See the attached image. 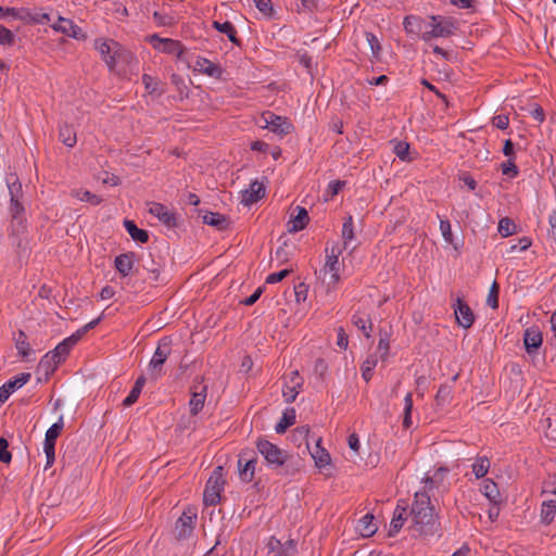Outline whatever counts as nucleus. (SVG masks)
<instances>
[{
  "instance_id": "338daca9",
  "label": "nucleus",
  "mask_w": 556,
  "mask_h": 556,
  "mask_svg": "<svg viewBox=\"0 0 556 556\" xmlns=\"http://www.w3.org/2000/svg\"><path fill=\"white\" fill-rule=\"evenodd\" d=\"M532 244V241L528 237H522L519 239L518 244H514L510 247L509 252H514L516 250L519 251H526L528 248H530Z\"/></svg>"
},
{
  "instance_id": "c9c22d12",
  "label": "nucleus",
  "mask_w": 556,
  "mask_h": 556,
  "mask_svg": "<svg viewBox=\"0 0 556 556\" xmlns=\"http://www.w3.org/2000/svg\"><path fill=\"white\" fill-rule=\"evenodd\" d=\"M483 494L490 502L494 504L500 502V490L497 488V484L491 479H485L483 481Z\"/></svg>"
},
{
  "instance_id": "cd10ccee",
  "label": "nucleus",
  "mask_w": 556,
  "mask_h": 556,
  "mask_svg": "<svg viewBox=\"0 0 556 556\" xmlns=\"http://www.w3.org/2000/svg\"><path fill=\"white\" fill-rule=\"evenodd\" d=\"M320 441L321 440L318 439L315 445V451L311 453L312 457L315 460L316 467H318L319 469L328 466L331 460L330 454L324 447L320 446Z\"/></svg>"
},
{
  "instance_id": "dca6fc26",
  "label": "nucleus",
  "mask_w": 556,
  "mask_h": 556,
  "mask_svg": "<svg viewBox=\"0 0 556 556\" xmlns=\"http://www.w3.org/2000/svg\"><path fill=\"white\" fill-rule=\"evenodd\" d=\"M265 185L257 179L251 181L249 188L240 192V201L244 206H250L265 197Z\"/></svg>"
},
{
  "instance_id": "052dcab7",
  "label": "nucleus",
  "mask_w": 556,
  "mask_h": 556,
  "mask_svg": "<svg viewBox=\"0 0 556 556\" xmlns=\"http://www.w3.org/2000/svg\"><path fill=\"white\" fill-rule=\"evenodd\" d=\"M290 271H291L290 269H282L277 273H271L266 277V283L273 285V283L280 282L282 279H285L290 274Z\"/></svg>"
},
{
  "instance_id": "e2e57ef3",
  "label": "nucleus",
  "mask_w": 556,
  "mask_h": 556,
  "mask_svg": "<svg viewBox=\"0 0 556 556\" xmlns=\"http://www.w3.org/2000/svg\"><path fill=\"white\" fill-rule=\"evenodd\" d=\"M492 124L498 129H506L509 125V118L505 114H498L492 118Z\"/></svg>"
},
{
  "instance_id": "79ce46f5",
  "label": "nucleus",
  "mask_w": 556,
  "mask_h": 556,
  "mask_svg": "<svg viewBox=\"0 0 556 556\" xmlns=\"http://www.w3.org/2000/svg\"><path fill=\"white\" fill-rule=\"evenodd\" d=\"M413 394L409 392L404 397L403 427L408 429L412 426Z\"/></svg>"
},
{
  "instance_id": "09e8293b",
  "label": "nucleus",
  "mask_w": 556,
  "mask_h": 556,
  "mask_svg": "<svg viewBox=\"0 0 556 556\" xmlns=\"http://www.w3.org/2000/svg\"><path fill=\"white\" fill-rule=\"evenodd\" d=\"M377 365L375 357H368L362 365V377L366 382L372 378V370Z\"/></svg>"
},
{
  "instance_id": "bb28decb",
  "label": "nucleus",
  "mask_w": 556,
  "mask_h": 556,
  "mask_svg": "<svg viewBox=\"0 0 556 556\" xmlns=\"http://www.w3.org/2000/svg\"><path fill=\"white\" fill-rule=\"evenodd\" d=\"M341 236H342V240H343V247L341 249L343 251V250L349 249L351 245V242L355 239L354 220L351 215H349L344 218Z\"/></svg>"
},
{
  "instance_id": "a18cd8bd",
  "label": "nucleus",
  "mask_w": 556,
  "mask_h": 556,
  "mask_svg": "<svg viewBox=\"0 0 556 556\" xmlns=\"http://www.w3.org/2000/svg\"><path fill=\"white\" fill-rule=\"evenodd\" d=\"M5 16L26 22V20L29 18V10L24 8H7L4 9V17Z\"/></svg>"
},
{
  "instance_id": "37998d69",
  "label": "nucleus",
  "mask_w": 556,
  "mask_h": 556,
  "mask_svg": "<svg viewBox=\"0 0 556 556\" xmlns=\"http://www.w3.org/2000/svg\"><path fill=\"white\" fill-rule=\"evenodd\" d=\"M353 324L364 333L366 338L370 337L372 324L369 319V315L357 316V318L353 320Z\"/></svg>"
},
{
  "instance_id": "f03ea898",
  "label": "nucleus",
  "mask_w": 556,
  "mask_h": 556,
  "mask_svg": "<svg viewBox=\"0 0 556 556\" xmlns=\"http://www.w3.org/2000/svg\"><path fill=\"white\" fill-rule=\"evenodd\" d=\"M255 445L257 452L264 457L267 467L275 470L277 475L293 477L300 472L302 468L300 457L263 438L257 439Z\"/></svg>"
},
{
  "instance_id": "20e7f679",
  "label": "nucleus",
  "mask_w": 556,
  "mask_h": 556,
  "mask_svg": "<svg viewBox=\"0 0 556 556\" xmlns=\"http://www.w3.org/2000/svg\"><path fill=\"white\" fill-rule=\"evenodd\" d=\"M101 320V317H98L91 321H89L84 327L79 328L70 337L65 338L62 342H60L53 351L46 354L41 364L53 362V367H56L59 364L63 363L72 349L83 339V337L88 332V330L93 329Z\"/></svg>"
},
{
  "instance_id": "2eb2a0df",
  "label": "nucleus",
  "mask_w": 556,
  "mask_h": 556,
  "mask_svg": "<svg viewBox=\"0 0 556 556\" xmlns=\"http://www.w3.org/2000/svg\"><path fill=\"white\" fill-rule=\"evenodd\" d=\"M51 27L54 31L64 34L77 40H85L87 37L83 29L72 20L62 16H59L56 23L52 24Z\"/></svg>"
},
{
  "instance_id": "0eeeda50",
  "label": "nucleus",
  "mask_w": 556,
  "mask_h": 556,
  "mask_svg": "<svg viewBox=\"0 0 556 556\" xmlns=\"http://www.w3.org/2000/svg\"><path fill=\"white\" fill-rule=\"evenodd\" d=\"M223 471V467L217 466L210 476L203 493V501L205 505L215 506L219 503L220 493L223 492L226 483Z\"/></svg>"
},
{
  "instance_id": "a878e982",
  "label": "nucleus",
  "mask_w": 556,
  "mask_h": 556,
  "mask_svg": "<svg viewBox=\"0 0 556 556\" xmlns=\"http://www.w3.org/2000/svg\"><path fill=\"white\" fill-rule=\"evenodd\" d=\"M124 227L134 241L146 243L149 240L148 231L138 228L134 220L125 219Z\"/></svg>"
},
{
  "instance_id": "864d4df0",
  "label": "nucleus",
  "mask_w": 556,
  "mask_h": 556,
  "mask_svg": "<svg viewBox=\"0 0 556 556\" xmlns=\"http://www.w3.org/2000/svg\"><path fill=\"white\" fill-rule=\"evenodd\" d=\"M15 41V35L7 27L0 25V45L13 46Z\"/></svg>"
},
{
  "instance_id": "680f3d73",
  "label": "nucleus",
  "mask_w": 556,
  "mask_h": 556,
  "mask_svg": "<svg viewBox=\"0 0 556 556\" xmlns=\"http://www.w3.org/2000/svg\"><path fill=\"white\" fill-rule=\"evenodd\" d=\"M308 287L305 283H299L294 287L295 300L298 303L304 302L307 298Z\"/></svg>"
},
{
  "instance_id": "ea45409f",
  "label": "nucleus",
  "mask_w": 556,
  "mask_h": 556,
  "mask_svg": "<svg viewBox=\"0 0 556 556\" xmlns=\"http://www.w3.org/2000/svg\"><path fill=\"white\" fill-rule=\"evenodd\" d=\"M203 222L204 224L214 226L218 229H223L227 224V220L224 215L214 212H206L203 215Z\"/></svg>"
},
{
  "instance_id": "8fccbe9b",
  "label": "nucleus",
  "mask_w": 556,
  "mask_h": 556,
  "mask_svg": "<svg viewBox=\"0 0 556 556\" xmlns=\"http://www.w3.org/2000/svg\"><path fill=\"white\" fill-rule=\"evenodd\" d=\"M366 40L370 47L372 56L376 59H379L380 52H381V45L377 36L372 33L367 31L365 34Z\"/></svg>"
},
{
  "instance_id": "603ef678",
  "label": "nucleus",
  "mask_w": 556,
  "mask_h": 556,
  "mask_svg": "<svg viewBox=\"0 0 556 556\" xmlns=\"http://www.w3.org/2000/svg\"><path fill=\"white\" fill-rule=\"evenodd\" d=\"M296 554V543L294 540H288L283 543L281 549H278L273 556H294Z\"/></svg>"
},
{
  "instance_id": "423d86ee",
  "label": "nucleus",
  "mask_w": 556,
  "mask_h": 556,
  "mask_svg": "<svg viewBox=\"0 0 556 556\" xmlns=\"http://www.w3.org/2000/svg\"><path fill=\"white\" fill-rule=\"evenodd\" d=\"M456 30V22L442 15H432L425 26L421 38L429 41L433 38H446Z\"/></svg>"
},
{
  "instance_id": "412c9836",
  "label": "nucleus",
  "mask_w": 556,
  "mask_h": 556,
  "mask_svg": "<svg viewBox=\"0 0 556 556\" xmlns=\"http://www.w3.org/2000/svg\"><path fill=\"white\" fill-rule=\"evenodd\" d=\"M194 71L210 77L219 78L222 76V68L217 64L201 56L197 58L194 62Z\"/></svg>"
},
{
  "instance_id": "f3484780",
  "label": "nucleus",
  "mask_w": 556,
  "mask_h": 556,
  "mask_svg": "<svg viewBox=\"0 0 556 556\" xmlns=\"http://www.w3.org/2000/svg\"><path fill=\"white\" fill-rule=\"evenodd\" d=\"M149 213L156 217L162 224H164L166 227L172 228L176 226V215L175 213L169 210L167 206L157 203L152 202L149 204Z\"/></svg>"
},
{
  "instance_id": "f257e3e1",
  "label": "nucleus",
  "mask_w": 556,
  "mask_h": 556,
  "mask_svg": "<svg viewBox=\"0 0 556 556\" xmlns=\"http://www.w3.org/2000/svg\"><path fill=\"white\" fill-rule=\"evenodd\" d=\"M446 472L447 470L445 468H439L433 477H427L425 479L424 491L415 493L414 502L409 511V515L412 516L409 531L413 536L429 539L434 535H439L440 522L434 514V507L431 505L428 491L442 482Z\"/></svg>"
},
{
  "instance_id": "39448f33",
  "label": "nucleus",
  "mask_w": 556,
  "mask_h": 556,
  "mask_svg": "<svg viewBox=\"0 0 556 556\" xmlns=\"http://www.w3.org/2000/svg\"><path fill=\"white\" fill-rule=\"evenodd\" d=\"M326 262L320 269L321 283L326 286L327 290H334L341 280V270L343 262L339 261L342 254L341 247L336 243L331 248H326Z\"/></svg>"
},
{
  "instance_id": "9d476101",
  "label": "nucleus",
  "mask_w": 556,
  "mask_h": 556,
  "mask_svg": "<svg viewBox=\"0 0 556 556\" xmlns=\"http://www.w3.org/2000/svg\"><path fill=\"white\" fill-rule=\"evenodd\" d=\"M260 119L261 122H263V128H266L269 131L281 137L290 134L293 129L292 124L289 122L287 117L276 115L270 111L262 113Z\"/></svg>"
},
{
  "instance_id": "bf43d9fd",
  "label": "nucleus",
  "mask_w": 556,
  "mask_h": 556,
  "mask_svg": "<svg viewBox=\"0 0 556 556\" xmlns=\"http://www.w3.org/2000/svg\"><path fill=\"white\" fill-rule=\"evenodd\" d=\"M453 317L458 326L467 329L470 328L475 323L476 315H453Z\"/></svg>"
},
{
  "instance_id": "13d9d810",
  "label": "nucleus",
  "mask_w": 556,
  "mask_h": 556,
  "mask_svg": "<svg viewBox=\"0 0 556 556\" xmlns=\"http://www.w3.org/2000/svg\"><path fill=\"white\" fill-rule=\"evenodd\" d=\"M50 22V15L45 12L33 13L29 11V18L25 23L45 24Z\"/></svg>"
},
{
  "instance_id": "e433bc0d",
  "label": "nucleus",
  "mask_w": 556,
  "mask_h": 556,
  "mask_svg": "<svg viewBox=\"0 0 556 556\" xmlns=\"http://www.w3.org/2000/svg\"><path fill=\"white\" fill-rule=\"evenodd\" d=\"M303 381H294L292 379L291 384H286L282 389V395L286 403H292L295 401L300 389L302 388Z\"/></svg>"
},
{
  "instance_id": "0e129e2a",
  "label": "nucleus",
  "mask_w": 556,
  "mask_h": 556,
  "mask_svg": "<svg viewBox=\"0 0 556 556\" xmlns=\"http://www.w3.org/2000/svg\"><path fill=\"white\" fill-rule=\"evenodd\" d=\"M344 186V181H341V180H332L328 184V187H327V194L330 195V198H333L334 195H337L340 190L343 188Z\"/></svg>"
},
{
  "instance_id": "f704fd0d",
  "label": "nucleus",
  "mask_w": 556,
  "mask_h": 556,
  "mask_svg": "<svg viewBox=\"0 0 556 556\" xmlns=\"http://www.w3.org/2000/svg\"><path fill=\"white\" fill-rule=\"evenodd\" d=\"M295 409H287L279 422L276 425L275 430L278 434L286 432V430L295 422Z\"/></svg>"
},
{
  "instance_id": "774afa93",
  "label": "nucleus",
  "mask_w": 556,
  "mask_h": 556,
  "mask_svg": "<svg viewBox=\"0 0 556 556\" xmlns=\"http://www.w3.org/2000/svg\"><path fill=\"white\" fill-rule=\"evenodd\" d=\"M542 493L556 494V478H549L543 482Z\"/></svg>"
},
{
  "instance_id": "aec40b11",
  "label": "nucleus",
  "mask_w": 556,
  "mask_h": 556,
  "mask_svg": "<svg viewBox=\"0 0 556 556\" xmlns=\"http://www.w3.org/2000/svg\"><path fill=\"white\" fill-rule=\"evenodd\" d=\"M543 337L541 330L535 327H529L525 330L523 333V344L526 351L529 354L535 353L538 349L542 345Z\"/></svg>"
},
{
  "instance_id": "c85d7f7f",
  "label": "nucleus",
  "mask_w": 556,
  "mask_h": 556,
  "mask_svg": "<svg viewBox=\"0 0 556 556\" xmlns=\"http://www.w3.org/2000/svg\"><path fill=\"white\" fill-rule=\"evenodd\" d=\"M213 27L217 31L225 34L232 43L238 45V46L240 45V41L237 38V30H236L235 26L232 25V23H230L228 21L223 22V23L218 22V21H214Z\"/></svg>"
},
{
  "instance_id": "de8ad7c7",
  "label": "nucleus",
  "mask_w": 556,
  "mask_h": 556,
  "mask_svg": "<svg viewBox=\"0 0 556 556\" xmlns=\"http://www.w3.org/2000/svg\"><path fill=\"white\" fill-rule=\"evenodd\" d=\"M440 231L442 233L444 241L448 244L454 245V248L457 249V245L454 243L453 239L452 226L447 219H440Z\"/></svg>"
},
{
  "instance_id": "3c124183",
  "label": "nucleus",
  "mask_w": 556,
  "mask_h": 556,
  "mask_svg": "<svg viewBox=\"0 0 556 556\" xmlns=\"http://www.w3.org/2000/svg\"><path fill=\"white\" fill-rule=\"evenodd\" d=\"M486 305L491 309H496L498 307V286L495 281L489 290V294L486 296Z\"/></svg>"
},
{
  "instance_id": "473e14b6",
  "label": "nucleus",
  "mask_w": 556,
  "mask_h": 556,
  "mask_svg": "<svg viewBox=\"0 0 556 556\" xmlns=\"http://www.w3.org/2000/svg\"><path fill=\"white\" fill-rule=\"evenodd\" d=\"M59 138L68 148H73L77 141L75 130L67 124L60 126Z\"/></svg>"
},
{
  "instance_id": "a211bd4d",
  "label": "nucleus",
  "mask_w": 556,
  "mask_h": 556,
  "mask_svg": "<svg viewBox=\"0 0 556 556\" xmlns=\"http://www.w3.org/2000/svg\"><path fill=\"white\" fill-rule=\"evenodd\" d=\"M30 377L29 372H22L0 387V405L7 402L15 390L25 386Z\"/></svg>"
},
{
  "instance_id": "b1692460",
  "label": "nucleus",
  "mask_w": 556,
  "mask_h": 556,
  "mask_svg": "<svg viewBox=\"0 0 556 556\" xmlns=\"http://www.w3.org/2000/svg\"><path fill=\"white\" fill-rule=\"evenodd\" d=\"M64 428L63 416L59 417V420L54 422L46 432L43 447H51L55 450V442Z\"/></svg>"
},
{
  "instance_id": "4468645a",
  "label": "nucleus",
  "mask_w": 556,
  "mask_h": 556,
  "mask_svg": "<svg viewBox=\"0 0 556 556\" xmlns=\"http://www.w3.org/2000/svg\"><path fill=\"white\" fill-rule=\"evenodd\" d=\"M148 41L155 50L162 53L173 54L179 58L184 52V47L178 40L161 38L157 35H151L148 38Z\"/></svg>"
},
{
  "instance_id": "f8f14e48",
  "label": "nucleus",
  "mask_w": 556,
  "mask_h": 556,
  "mask_svg": "<svg viewBox=\"0 0 556 556\" xmlns=\"http://www.w3.org/2000/svg\"><path fill=\"white\" fill-rule=\"evenodd\" d=\"M257 457L252 448H244L240 452L238 458V470L240 479L243 482H251L254 478Z\"/></svg>"
},
{
  "instance_id": "c03bdc74",
  "label": "nucleus",
  "mask_w": 556,
  "mask_h": 556,
  "mask_svg": "<svg viewBox=\"0 0 556 556\" xmlns=\"http://www.w3.org/2000/svg\"><path fill=\"white\" fill-rule=\"evenodd\" d=\"M393 152L401 161H412L409 156V144L405 141H396L393 147Z\"/></svg>"
},
{
  "instance_id": "6e6552de",
  "label": "nucleus",
  "mask_w": 556,
  "mask_h": 556,
  "mask_svg": "<svg viewBox=\"0 0 556 556\" xmlns=\"http://www.w3.org/2000/svg\"><path fill=\"white\" fill-rule=\"evenodd\" d=\"M94 48L99 51L110 70H113L116 66L124 52L118 42L103 38L96 39Z\"/></svg>"
},
{
  "instance_id": "5701e85b",
  "label": "nucleus",
  "mask_w": 556,
  "mask_h": 556,
  "mask_svg": "<svg viewBox=\"0 0 556 556\" xmlns=\"http://www.w3.org/2000/svg\"><path fill=\"white\" fill-rule=\"evenodd\" d=\"M15 348L17 350V354L24 359L28 361L30 355L33 354V349L27 340V334L24 330H18L17 333L14 334Z\"/></svg>"
},
{
  "instance_id": "2f4dec72",
  "label": "nucleus",
  "mask_w": 556,
  "mask_h": 556,
  "mask_svg": "<svg viewBox=\"0 0 556 556\" xmlns=\"http://www.w3.org/2000/svg\"><path fill=\"white\" fill-rule=\"evenodd\" d=\"M556 514V500H548L542 503L541 507V521L544 525H549Z\"/></svg>"
},
{
  "instance_id": "a19ab883",
  "label": "nucleus",
  "mask_w": 556,
  "mask_h": 556,
  "mask_svg": "<svg viewBox=\"0 0 556 556\" xmlns=\"http://www.w3.org/2000/svg\"><path fill=\"white\" fill-rule=\"evenodd\" d=\"M73 194L78 200H80L83 202H88L92 205H98L102 201V199L99 195L93 194L90 191L84 190V189H77L73 192Z\"/></svg>"
},
{
  "instance_id": "72a5a7b5",
  "label": "nucleus",
  "mask_w": 556,
  "mask_h": 556,
  "mask_svg": "<svg viewBox=\"0 0 556 556\" xmlns=\"http://www.w3.org/2000/svg\"><path fill=\"white\" fill-rule=\"evenodd\" d=\"M490 466H491V462L486 456H478L475 459L471 468H472V472L475 473L476 478L480 479V478H483L488 473Z\"/></svg>"
},
{
  "instance_id": "4d7b16f0",
  "label": "nucleus",
  "mask_w": 556,
  "mask_h": 556,
  "mask_svg": "<svg viewBox=\"0 0 556 556\" xmlns=\"http://www.w3.org/2000/svg\"><path fill=\"white\" fill-rule=\"evenodd\" d=\"M170 81L177 88L181 97H187L188 88L181 76H179L178 74H173L170 76Z\"/></svg>"
},
{
  "instance_id": "7c9ffc66",
  "label": "nucleus",
  "mask_w": 556,
  "mask_h": 556,
  "mask_svg": "<svg viewBox=\"0 0 556 556\" xmlns=\"http://www.w3.org/2000/svg\"><path fill=\"white\" fill-rule=\"evenodd\" d=\"M144 383H146V378L143 376H140L137 378L131 391L123 401V405L125 407H129L138 401Z\"/></svg>"
},
{
  "instance_id": "1a4fd4ad",
  "label": "nucleus",
  "mask_w": 556,
  "mask_h": 556,
  "mask_svg": "<svg viewBox=\"0 0 556 556\" xmlns=\"http://www.w3.org/2000/svg\"><path fill=\"white\" fill-rule=\"evenodd\" d=\"M172 352L167 338L162 339L149 363L148 372L150 378L156 380L163 375V365Z\"/></svg>"
},
{
  "instance_id": "6ab92c4d",
  "label": "nucleus",
  "mask_w": 556,
  "mask_h": 556,
  "mask_svg": "<svg viewBox=\"0 0 556 556\" xmlns=\"http://www.w3.org/2000/svg\"><path fill=\"white\" fill-rule=\"evenodd\" d=\"M407 516L408 514L406 503L404 501H399L390 523L389 536H394L400 532L405 521L407 520Z\"/></svg>"
},
{
  "instance_id": "5fc2aeb1",
  "label": "nucleus",
  "mask_w": 556,
  "mask_h": 556,
  "mask_svg": "<svg viewBox=\"0 0 556 556\" xmlns=\"http://www.w3.org/2000/svg\"><path fill=\"white\" fill-rule=\"evenodd\" d=\"M502 173L505 176H508L510 178H515L518 176L519 170L516 164L514 163L513 159H509L506 163L502 164Z\"/></svg>"
},
{
  "instance_id": "9b49d317",
  "label": "nucleus",
  "mask_w": 556,
  "mask_h": 556,
  "mask_svg": "<svg viewBox=\"0 0 556 556\" xmlns=\"http://www.w3.org/2000/svg\"><path fill=\"white\" fill-rule=\"evenodd\" d=\"M207 394V386L204 384L203 377H195L190 387L189 408L192 416L198 415L204 407Z\"/></svg>"
},
{
  "instance_id": "6e6d98bb",
  "label": "nucleus",
  "mask_w": 556,
  "mask_h": 556,
  "mask_svg": "<svg viewBox=\"0 0 556 556\" xmlns=\"http://www.w3.org/2000/svg\"><path fill=\"white\" fill-rule=\"evenodd\" d=\"M12 459V454L9 451V443L4 438H0V462L9 464Z\"/></svg>"
},
{
  "instance_id": "4c0bfd02",
  "label": "nucleus",
  "mask_w": 556,
  "mask_h": 556,
  "mask_svg": "<svg viewBox=\"0 0 556 556\" xmlns=\"http://www.w3.org/2000/svg\"><path fill=\"white\" fill-rule=\"evenodd\" d=\"M452 393H453V390H452V387L444 383V384H441L439 387V390L435 394V397H434V401H435V404L437 406H444L448 403H451L452 401Z\"/></svg>"
},
{
  "instance_id": "ddd939ff",
  "label": "nucleus",
  "mask_w": 556,
  "mask_h": 556,
  "mask_svg": "<svg viewBox=\"0 0 556 556\" xmlns=\"http://www.w3.org/2000/svg\"><path fill=\"white\" fill-rule=\"evenodd\" d=\"M197 513L192 508L184 510L177 519L174 528V534L177 540H185L191 535L195 526Z\"/></svg>"
},
{
  "instance_id": "69168bd1",
  "label": "nucleus",
  "mask_w": 556,
  "mask_h": 556,
  "mask_svg": "<svg viewBox=\"0 0 556 556\" xmlns=\"http://www.w3.org/2000/svg\"><path fill=\"white\" fill-rule=\"evenodd\" d=\"M348 344H349L348 334L345 333V331L342 327H339L337 329V345L340 349L345 350L348 348Z\"/></svg>"
},
{
  "instance_id": "c756f323",
  "label": "nucleus",
  "mask_w": 556,
  "mask_h": 556,
  "mask_svg": "<svg viewBox=\"0 0 556 556\" xmlns=\"http://www.w3.org/2000/svg\"><path fill=\"white\" fill-rule=\"evenodd\" d=\"M358 530L365 538H369L376 533L377 526L374 522V516L371 514H366L359 519Z\"/></svg>"
},
{
  "instance_id": "7ed1b4c3",
  "label": "nucleus",
  "mask_w": 556,
  "mask_h": 556,
  "mask_svg": "<svg viewBox=\"0 0 556 556\" xmlns=\"http://www.w3.org/2000/svg\"><path fill=\"white\" fill-rule=\"evenodd\" d=\"M5 180L10 194V229L13 235H18L23 232L26 227L25 207L21 202L23 197L22 184L15 174L7 175Z\"/></svg>"
},
{
  "instance_id": "58836bf2",
  "label": "nucleus",
  "mask_w": 556,
  "mask_h": 556,
  "mask_svg": "<svg viewBox=\"0 0 556 556\" xmlns=\"http://www.w3.org/2000/svg\"><path fill=\"white\" fill-rule=\"evenodd\" d=\"M141 79H142V84L144 85L146 90L150 94L161 96L164 92V90L160 87L161 86L160 80L152 77L151 75L143 74Z\"/></svg>"
},
{
  "instance_id": "4be33fe9",
  "label": "nucleus",
  "mask_w": 556,
  "mask_h": 556,
  "mask_svg": "<svg viewBox=\"0 0 556 556\" xmlns=\"http://www.w3.org/2000/svg\"><path fill=\"white\" fill-rule=\"evenodd\" d=\"M295 210L296 215L293 216L288 223L289 232H298L303 230L309 220L308 213L304 207L296 206Z\"/></svg>"
},
{
  "instance_id": "393cba45",
  "label": "nucleus",
  "mask_w": 556,
  "mask_h": 556,
  "mask_svg": "<svg viewBox=\"0 0 556 556\" xmlns=\"http://www.w3.org/2000/svg\"><path fill=\"white\" fill-rule=\"evenodd\" d=\"M134 253H124L115 257V268L123 276H128L134 266Z\"/></svg>"
},
{
  "instance_id": "49530a36",
  "label": "nucleus",
  "mask_w": 556,
  "mask_h": 556,
  "mask_svg": "<svg viewBox=\"0 0 556 556\" xmlns=\"http://www.w3.org/2000/svg\"><path fill=\"white\" fill-rule=\"evenodd\" d=\"M515 229L516 225L510 218L504 217L500 219L498 232L501 233L502 237L506 238L508 236H511L515 232Z\"/></svg>"
}]
</instances>
